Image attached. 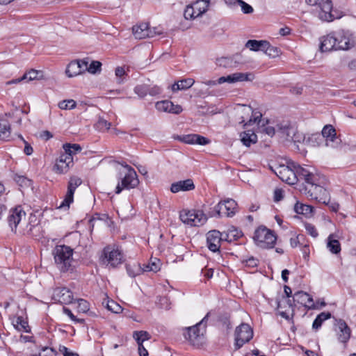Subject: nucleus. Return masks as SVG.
<instances>
[{"label":"nucleus","instance_id":"1","mask_svg":"<svg viewBox=\"0 0 356 356\" xmlns=\"http://www.w3.org/2000/svg\"><path fill=\"white\" fill-rule=\"evenodd\" d=\"M309 174V177H307L305 181L307 184L305 187V193L311 199L326 203L329 193L324 186L325 184V177L317 173L313 168Z\"/></svg>","mask_w":356,"mask_h":356},{"label":"nucleus","instance_id":"2","mask_svg":"<svg viewBox=\"0 0 356 356\" xmlns=\"http://www.w3.org/2000/svg\"><path fill=\"white\" fill-rule=\"evenodd\" d=\"M312 169V167H302L299 165H293V169L283 165L280 168L278 172L276 173L281 180L293 185L296 184L298 181H305L306 178L309 177Z\"/></svg>","mask_w":356,"mask_h":356},{"label":"nucleus","instance_id":"3","mask_svg":"<svg viewBox=\"0 0 356 356\" xmlns=\"http://www.w3.org/2000/svg\"><path fill=\"white\" fill-rule=\"evenodd\" d=\"M305 2L312 8V14L322 22H330L340 17L334 16L332 13L331 0H305Z\"/></svg>","mask_w":356,"mask_h":356},{"label":"nucleus","instance_id":"4","mask_svg":"<svg viewBox=\"0 0 356 356\" xmlns=\"http://www.w3.org/2000/svg\"><path fill=\"white\" fill-rule=\"evenodd\" d=\"M55 264L63 272L71 269L73 261V249L65 245H58L53 250Z\"/></svg>","mask_w":356,"mask_h":356},{"label":"nucleus","instance_id":"5","mask_svg":"<svg viewBox=\"0 0 356 356\" xmlns=\"http://www.w3.org/2000/svg\"><path fill=\"white\" fill-rule=\"evenodd\" d=\"M122 166L127 170V172L123 175L122 172H119V181L115 187V193L120 194L124 189H131L136 188L138 184L139 180L136 172L134 169L127 164H122Z\"/></svg>","mask_w":356,"mask_h":356},{"label":"nucleus","instance_id":"6","mask_svg":"<svg viewBox=\"0 0 356 356\" xmlns=\"http://www.w3.org/2000/svg\"><path fill=\"white\" fill-rule=\"evenodd\" d=\"M209 316V312L196 325L185 328L186 332H184V337L193 346L198 347L202 343Z\"/></svg>","mask_w":356,"mask_h":356},{"label":"nucleus","instance_id":"7","mask_svg":"<svg viewBox=\"0 0 356 356\" xmlns=\"http://www.w3.org/2000/svg\"><path fill=\"white\" fill-rule=\"evenodd\" d=\"M253 238L259 247L264 249L273 248L277 241L273 232L264 226L255 230Z\"/></svg>","mask_w":356,"mask_h":356},{"label":"nucleus","instance_id":"8","mask_svg":"<svg viewBox=\"0 0 356 356\" xmlns=\"http://www.w3.org/2000/svg\"><path fill=\"white\" fill-rule=\"evenodd\" d=\"M179 218L184 224L189 226H201L204 225L207 217L200 210H182L179 213Z\"/></svg>","mask_w":356,"mask_h":356},{"label":"nucleus","instance_id":"9","mask_svg":"<svg viewBox=\"0 0 356 356\" xmlns=\"http://www.w3.org/2000/svg\"><path fill=\"white\" fill-rule=\"evenodd\" d=\"M253 330L248 323H241L237 326L234 332V347L236 350L241 348L248 343L253 337Z\"/></svg>","mask_w":356,"mask_h":356},{"label":"nucleus","instance_id":"10","mask_svg":"<svg viewBox=\"0 0 356 356\" xmlns=\"http://www.w3.org/2000/svg\"><path fill=\"white\" fill-rule=\"evenodd\" d=\"M101 259L104 264L115 268L122 263L123 254L118 248L108 245L104 248Z\"/></svg>","mask_w":356,"mask_h":356},{"label":"nucleus","instance_id":"11","mask_svg":"<svg viewBox=\"0 0 356 356\" xmlns=\"http://www.w3.org/2000/svg\"><path fill=\"white\" fill-rule=\"evenodd\" d=\"M335 32V38L337 39V49L348 51L356 45V38L354 34L348 31L340 29Z\"/></svg>","mask_w":356,"mask_h":356},{"label":"nucleus","instance_id":"12","mask_svg":"<svg viewBox=\"0 0 356 356\" xmlns=\"http://www.w3.org/2000/svg\"><path fill=\"white\" fill-rule=\"evenodd\" d=\"M82 184V180L78 177H71L68 181L67 191L64 200L61 202L58 209L67 211L70 208V205L73 202L74 194L78 186Z\"/></svg>","mask_w":356,"mask_h":356},{"label":"nucleus","instance_id":"13","mask_svg":"<svg viewBox=\"0 0 356 356\" xmlns=\"http://www.w3.org/2000/svg\"><path fill=\"white\" fill-rule=\"evenodd\" d=\"M218 216L232 217L237 212V203L233 199L220 202L215 207Z\"/></svg>","mask_w":356,"mask_h":356},{"label":"nucleus","instance_id":"14","mask_svg":"<svg viewBox=\"0 0 356 356\" xmlns=\"http://www.w3.org/2000/svg\"><path fill=\"white\" fill-rule=\"evenodd\" d=\"M277 131L280 133L281 137L285 138V139L289 141L291 140L294 143H299L304 138L301 134H299L294 127L287 123L278 125Z\"/></svg>","mask_w":356,"mask_h":356},{"label":"nucleus","instance_id":"15","mask_svg":"<svg viewBox=\"0 0 356 356\" xmlns=\"http://www.w3.org/2000/svg\"><path fill=\"white\" fill-rule=\"evenodd\" d=\"M52 300L60 304L72 303L74 298L72 291L66 287L56 288L52 293Z\"/></svg>","mask_w":356,"mask_h":356},{"label":"nucleus","instance_id":"16","mask_svg":"<svg viewBox=\"0 0 356 356\" xmlns=\"http://www.w3.org/2000/svg\"><path fill=\"white\" fill-rule=\"evenodd\" d=\"M73 165V158L61 153L56 161L54 170L58 174H65L69 171Z\"/></svg>","mask_w":356,"mask_h":356},{"label":"nucleus","instance_id":"17","mask_svg":"<svg viewBox=\"0 0 356 356\" xmlns=\"http://www.w3.org/2000/svg\"><path fill=\"white\" fill-rule=\"evenodd\" d=\"M222 232L218 230H211L207 234V243L208 248L213 252H218L220 250L221 242L223 240Z\"/></svg>","mask_w":356,"mask_h":356},{"label":"nucleus","instance_id":"18","mask_svg":"<svg viewBox=\"0 0 356 356\" xmlns=\"http://www.w3.org/2000/svg\"><path fill=\"white\" fill-rule=\"evenodd\" d=\"M337 39L335 38V32L332 31L326 35H323L320 38V50L322 52H327L331 51H339L337 49Z\"/></svg>","mask_w":356,"mask_h":356},{"label":"nucleus","instance_id":"19","mask_svg":"<svg viewBox=\"0 0 356 356\" xmlns=\"http://www.w3.org/2000/svg\"><path fill=\"white\" fill-rule=\"evenodd\" d=\"M254 78V76L252 73H242V72H236L232 74H229L227 76H221L218 80L217 82L218 84H222L225 82L232 83L236 82H241L245 81H252Z\"/></svg>","mask_w":356,"mask_h":356},{"label":"nucleus","instance_id":"20","mask_svg":"<svg viewBox=\"0 0 356 356\" xmlns=\"http://www.w3.org/2000/svg\"><path fill=\"white\" fill-rule=\"evenodd\" d=\"M86 69L87 60H74L68 64L65 73L68 77H73L83 73Z\"/></svg>","mask_w":356,"mask_h":356},{"label":"nucleus","instance_id":"21","mask_svg":"<svg viewBox=\"0 0 356 356\" xmlns=\"http://www.w3.org/2000/svg\"><path fill=\"white\" fill-rule=\"evenodd\" d=\"M174 138L182 143L191 145L198 144L201 145H205L210 143V140L208 138L195 134L182 136L177 135L174 136Z\"/></svg>","mask_w":356,"mask_h":356},{"label":"nucleus","instance_id":"22","mask_svg":"<svg viewBox=\"0 0 356 356\" xmlns=\"http://www.w3.org/2000/svg\"><path fill=\"white\" fill-rule=\"evenodd\" d=\"M26 213L23 211L22 208L19 206L10 211L8 222L12 231H15L16 228L22 220V218H24Z\"/></svg>","mask_w":356,"mask_h":356},{"label":"nucleus","instance_id":"23","mask_svg":"<svg viewBox=\"0 0 356 356\" xmlns=\"http://www.w3.org/2000/svg\"><path fill=\"white\" fill-rule=\"evenodd\" d=\"M293 301L297 302L308 309H318V305L314 304L312 298L306 292L302 291H297L293 295Z\"/></svg>","mask_w":356,"mask_h":356},{"label":"nucleus","instance_id":"24","mask_svg":"<svg viewBox=\"0 0 356 356\" xmlns=\"http://www.w3.org/2000/svg\"><path fill=\"white\" fill-rule=\"evenodd\" d=\"M337 325L339 329L337 333L338 339L343 343H346L350 338L351 330L343 319L337 321Z\"/></svg>","mask_w":356,"mask_h":356},{"label":"nucleus","instance_id":"25","mask_svg":"<svg viewBox=\"0 0 356 356\" xmlns=\"http://www.w3.org/2000/svg\"><path fill=\"white\" fill-rule=\"evenodd\" d=\"M316 140H325V145L329 146L330 143H333L337 138L336 131L332 125H325L321 132V134L314 136Z\"/></svg>","mask_w":356,"mask_h":356},{"label":"nucleus","instance_id":"26","mask_svg":"<svg viewBox=\"0 0 356 356\" xmlns=\"http://www.w3.org/2000/svg\"><path fill=\"white\" fill-rule=\"evenodd\" d=\"M195 188L193 181L191 179L179 181L171 184L170 191L177 193L179 191H188Z\"/></svg>","mask_w":356,"mask_h":356},{"label":"nucleus","instance_id":"27","mask_svg":"<svg viewBox=\"0 0 356 356\" xmlns=\"http://www.w3.org/2000/svg\"><path fill=\"white\" fill-rule=\"evenodd\" d=\"M223 240L228 243L237 241L243 234V232L235 227H229L227 231L222 232Z\"/></svg>","mask_w":356,"mask_h":356},{"label":"nucleus","instance_id":"28","mask_svg":"<svg viewBox=\"0 0 356 356\" xmlns=\"http://www.w3.org/2000/svg\"><path fill=\"white\" fill-rule=\"evenodd\" d=\"M277 307L279 310V314L284 318L289 320L290 315L289 314V310L292 309V304L290 299L284 300L283 304L281 301L277 300Z\"/></svg>","mask_w":356,"mask_h":356},{"label":"nucleus","instance_id":"29","mask_svg":"<svg viewBox=\"0 0 356 356\" xmlns=\"http://www.w3.org/2000/svg\"><path fill=\"white\" fill-rule=\"evenodd\" d=\"M241 140L244 145L250 147L257 143V136L253 131L247 130L241 134Z\"/></svg>","mask_w":356,"mask_h":356},{"label":"nucleus","instance_id":"30","mask_svg":"<svg viewBox=\"0 0 356 356\" xmlns=\"http://www.w3.org/2000/svg\"><path fill=\"white\" fill-rule=\"evenodd\" d=\"M268 44L267 40H249L245 43V47L248 48L251 51H264L266 46Z\"/></svg>","mask_w":356,"mask_h":356},{"label":"nucleus","instance_id":"31","mask_svg":"<svg viewBox=\"0 0 356 356\" xmlns=\"http://www.w3.org/2000/svg\"><path fill=\"white\" fill-rule=\"evenodd\" d=\"M40 76H42L41 71L31 69L25 73L21 78L13 79L10 83H17L24 80L33 81L39 79Z\"/></svg>","mask_w":356,"mask_h":356},{"label":"nucleus","instance_id":"32","mask_svg":"<svg viewBox=\"0 0 356 356\" xmlns=\"http://www.w3.org/2000/svg\"><path fill=\"white\" fill-rule=\"evenodd\" d=\"M147 23H141L139 25L133 26L132 30L135 38L140 40L147 38Z\"/></svg>","mask_w":356,"mask_h":356},{"label":"nucleus","instance_id":"33","mask_svg":"<svg viewBox=\"0 0 356 356\" xmlns=\"http://www.w3.org/2000/svg\"><path fill=\"white\" fill-rule=\"evenodd\" d=\"M195 83L194 79L188 78L175 83L172 86V90L177 92L178 90H186L190 88Z\"/></svg>","mask_w":356,"mask_h":356},{"label":"nucleus","instance_id":"34","mask_svg":"<svg viewBox=\"0 0 356 356\" xmlns=\"http://www.w3.org/2000/svg\"><path fill=\"white\" fill-rule=\"evenodd\" d=\"M63 149L64 152L63 154H67L69 157H72L73 156L80 152L82 150V147L80 145L74 143H65L63 145Z\"/></svg>","mask_w":356,"mask_h":356},{"label":"nucleus","instance_id":"35","mask_svg":"<svg viewBox=\"0 0 356 356\" xmlns=\"http://www.w3.org/2000/svg\"><path fill=\"white\" fill-rule=\"evenodd\" d=\"M327 248L332 254H338L341 251V245L334 234H330L327 238Z\"/></svg>","mask_w":356,"mask_h":356},{"label":"nucleus","instance_id":"36","mask_svg":"<svg viewBox=\"0 0 356 356\" xmlns=\"http://www.w3.org/2000/svg\"><path fill=\"white\" fill-rule=\"evenodd\" d=\"M209 3V0H197L192 4L198 17L207 12Z\"/></svg>","mask_w":356,"mask_h":356},{"label":"nucleus","instance_id":"37","mask_svg":"<svg viewBox=\"0 0 356 356\" xmlns=\"http://www.w3.org/2000/svg\"><path fill=\"white\" fill-rule=\"evenodd\" d=\"M126 269L128 275L131 277H135L144 272L143 267L137 262L127 264Z\"/></svg>","mask_w":356,"mask_h":356},{"label":"nucleus","instance_id":"38","mask_svg":"<svg viewBox=\"0 0 356 356\" xmlns=\"http://www.w3.org/2000/svg\"><path fill=\"white\" fill-rule=\"evenodd\" d=\"M10 135V126L6 120H0V140H6Z\"/></svg>","mask_w":356,"mask_h":356},{"label":"nucleus","instance_id":"39","mask_svg":"<svg viewBox=\"0 0 356 356\" xmlns=\"http://www.w3.org/2000/svg\"><path fill=\"white\" fill-rule=\"evenodd\" d=\"M160 260L156 258H151L147 264L143 265V269L144 272L152 271L156 273L160 270Z\"/></svg>","mask_w":356,"mask_h":356},{"label":"nucleus","instance_id":"40","mask_svg":"<svg viewBox=\"0 0 356 356\" xmlns=\"http://www.w3.org/2000/svg\"><path fill=\"white\" fill-rule=\"evenodd\" d=\"M243 111V113H249L250 112L252 113V117L250 118V120L248 121V124H251L252 122L255 123L258 120V124L260 122V118H261L262 115L259 111H254L252 110V108L250 106L246 107L245 106H241Z\"/></svg>","mask_w":356,"mask_h":356},{"label":"nucleus","instance_id":"41","mask_svg":"<svg viewBox=\"0 0 356 356\" xmlns=\"http://www.w3.org/2000/svg\"><path fill=\"white\" fill-rule=\"evenodd\" d=\"M331 317V314L330 312H321L318 314L316 318L314 319L312 327L315 330H318L322 325V323Z\"/></svg>","mask_w":356,"mask_h":356},{"label":"nucleus","instance_id":"42","mask_svg":"<svg viewBox=\"0 0 356 356\" xmlns=\"http://www.w3.org/2000/svg\"><path fill=\"white\" fill-rule=\"evenodd\" d=\"M133 337L139 345L143 344L145 341L149 340L150 334L146 331H135L133 333Z\"/></svg>","mask_w":356,"mask_h":356},{"label":"nucleus","instance_id":"43","mask_svg":"<svg viewBox=\"0 0 356 356\" xmlns=\"http://www.w3.org/2000/svg\"><path fill=\"white\" fill-rule=\"evenodd\" d=\"M281 124H277L276 125V127H274L273 126L269 125L268 123L267 125L263 124L262 126L259 127V129L261 133L265 134L270 137H273L275 134L276 132L280 134V133L277 131V129H278V125H281Z\"/></svg>","mask_w":356,"mask_h":356},{"label":"nucleus","instance_id":"44","mask_svg":"<svg viewBox=\"0 0 356 356\" xmlns=\"http://www.w3.org/2000/svg\"><path fill=\"white\" fill-rule=\"evenodd\" d=\"M294 210L298 214L307 215L312 212L313 207L309 205L296 203L294 206Z\"/></svg>","mask_w":356,"mask_h":356},{"label":"nucleus","instance_id":"45","mask_svg":"<svg viewBox=\"0 0 356 356\" xmlns=\"http://www.w3.org/2000/svg\"><path fill=\"white\" fill-rule=\"evenodd\" d=\"M264 52L269 57L276 58L280 55L281 50L276 47L270 45V43L268 42V44L266 46Z\"/></svg>","mask_w":356,"mask_h":356},{"label":"nucleus","instance_id":"46","mask_svg":"<svg viewBox=\"0 0 356 356\" xmlns=\"http://www.w3.org/2000/svg\"><path fill=\"white\" fill-rule=\"evenodd\" d=\"M235 1L237 2L238 4L241 6V10L243 11V13L250 14L253 12V8L250 5L248 4L247 3L242 0H229V1L226 0V2L229 3H234Z\"/></svg>","mask_w":356,"mask_h":356},{"label":"nucleus","instance_id":"47","mask_svg":"<svg viewBox=\"0 0 356 356\" xmlns=\"http://www.w3.org/2000/svg\"><path fill=\"white\" fill-rule=\"evenodd\" d=\"M106 308L115 314H119L122 312V307L118 304L116 302L113 300H107L106 302Z\"/></svg>","mask_w":356,"mask_h":356},{"label":"nucleus","instance_id":"48","mask_svg":"<svg viewBox=\"0 0 356 356\" xmlns=\"http://www.w3.org/2000/svg\"><path fill=\"white\" fill-rule=\"evenodd\" d=\"M115 74L118 79V82L119 83H122L128 76L127 72L124 70V67L120 66L115 68Z\"/></svg>","mask_w":356,"mask_h":356},{"label":"nucleus","instance_id":"49","mask_svg":"<svg viewBox=\"0 0 356 356\" xmlns=\"http://www.w3.org/2000/svg\"><path fill=\"white\" fill-rule=\"evenodd\" d=\"M76 106V103L73 99L63 100L58 104V107L63 110L73 109Z\"/></svg>","mask_w":356,"mask_h":356},{"label":"nucleus","instance_id":"50","mask_svg":"<svg viewBox=\"0 0 356 356\" xmlns=\"http://www.w3.org/2000/svg\"><path fill=\"white\" fill-rule=\"evenodd\" d=\"M102 63L99 61L94 60L92 61L89 65L87 61V69L86 71L91 74H95L97 72L101 70Z\"/></svg>","mask_w":356,"mask_h":356},{"label":"nucleus","instance_id":"51","mask_svg":"<svg viewBox=\"0 0 356 356\" xmlns=\"http://www.w3.org/2000/svg\"><path fill=\"white\" fill-rule=\"evenodd\" d=\"M95 126L98 130L104 131L110 129L111 124L106 120L100 118L96 123Z\"/></svg>","mask_w":356,"mask_h":356},{"label":"nucleus","instance_id":"52","mask_svg":"<svg viewBox=\"0 0 356 356\" xmlns=\"http://www.w3.org/2000/svg\"><path fill=\"white\" fill-rule=\"evenodd\" d=\"M170 106H171V102L169 100H164V101L158 102L156 104V108L159 111L169 113Z\"/></svg>","mask_w":356,"mask_h":356},{"label":"nucleus","instance_id":"53","mask_svg":"<svg viewBox=\"0 0 356 356\" xmlns=\"http://www.w3.org/2000/svg\"><path fill=\"white\" fill-rule=\"evenodd\" d=\"M134 92L140 97L143 98L148 94V85H138L134 88Z\"/></svg>","mask_w":356,"mask_h":356},{"label":"nucleus","instance_id":"54","mask_svg":"<svg viewBox=\"0 0 356 356\" xmlns=\"http://www.w3.org/2000/svg\"><path fill=\"white\" fill-rule=\"evenodd\" d=\"M184 15L186 19H193L198 17L192 4L186 6Z\"/></svg>","mask_w":356,"mask_h":356},{"label":"nucleus","instance_id":"55","mask_svg":"<svg viewBox=\"0 0 356 356\" xmlns=\"http://www.w3.org/2000/svg\"><path fill=\"white\" fill-rule=\"evenodd\" d=\"M78 302V310L81 312L86 313L90 309L89 303L88 301L83 299H79Z\"/></svg>","mask_w":356,"mask_h":356},{"label":"nucleus","instance_id":"56","mask_svg":"<svg viewBox=\"0 0 356 356\" xmlns=\"http://www.w3.org/2000/svg\"><path fill=\"white\" fill-rule=\"evenodd\" d=\"M16 182L21 186H29L31 181L24 176H16L15 178Z\"/></svg>","mask_w":356,"mask_h":356},{"label":"nucleus","instance_id":"57","mask_svg":"<svg viewBox=\"0 0 356 356\" xmlns=\"http://www.w3.org/2000/svg\"><path fill=\"white\" fill-rule=\"evenodd\" d=\"M305 228L307 232L311 235L314 238H316L318 235V233L314 225L310 223H305Z\"/></svg>","mask_w":356,"mask_h":356},{"label":"nucleus","instance_id":"58","mask_svg":"<svg viewBox=\"0 0 356 356\" xmlns=\"http://www.w3.org/2000/svg\"><path fill=\"white\" fill-rule=\"evenodd\" d=\"M162 33H163V31L161 28H159V27L150 28L148 26V29H147L148 36H147V38H152L156 35H160Z\"/></svg>","mask_w":356,"mask_h":356},{"label":"nucleus","instance_id":"59","mask_svg":"<svg viewBox=\"0 0 356 356\" xmlns=\"http://www.w3.org/2000/svg\"><path fill=\"white\" fill-rule=\"evenodd\" d=\"M59 351L63 355V356H79L78 353L71 351L65 346H60Z\"/></svg>","mask_w":356,"mask_h":356},{"label":"nucleus","instance_id":"60","mask_svg":"<svg viewBox=\"0 0 356 356\" xmlns=\"http://www.w3.org/2000/svg\"><path fill=\"white\" fill-rule=\"evenodd\" d=\"M162 90L160 87L157 86H149L148 85V94L151 96H155L161 92Z\"/></svg>","mask_w":356,"mask_h":356},{"label":"nucleus","instance_id":"61","mask_svg":"<svg viewBox=\"0 0 356 356\" xmlns=\"http://www.w3.org/2000/svg\"><path fill=\"white\" fill-rule=\"evenodd\" d=\"M329 208L334 212H337L339 209V204L336 202H332L328 197V199L326 200V203Z\"/></svg>","mask_w":356,"mask_h":356},{"label":"nucleus","instance_id":"62","mask_svg":"<svg viewBox=\"0 0 356 356\" xmlns=\"http://www.w3.org/2000/svg\"><path fill=\"white\" fill-rule=\"evenodd\" d=\"M56 353L53 348L45 347L42 349V352L39 356H56Z\"/></svg>","mask_w":356,"mask_h":356},{"label":"nucleus","instance_id":"63","mask_svg":"<svg viewBox=\"0 0 356 356\" xmlns=\"http://www.w3.org/2000/svg\"><path fill=\"white\" fill-rule=\"evenodd\" d=\"M182 111V108L180 105L174 104L171 102V106H170V111L169 113L173 114H179Z\"/></svg>","mask_w":356,"mask_h":356},{"label":"nucleus","instance_id":"64","mask_svg":"<svg viewBox=\"0 0 356 356\" xmlns=\"http://www.w3.org/2000/svg\"><path fill=\"white\" fill-rule=\"evenodd\" d=\"M182 111V108L180 105L174 104L171 102V106H170V111L169 113L173 114H179Z\"/></svg>","mask_w":356,"mask_h":356}]
</instances>
